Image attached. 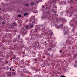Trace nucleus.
I'll return each instance as SVG.
<instances>
[{"label": "nucleus", "mask_w": 77, "mask_h": 77, "mask_svg": "<svg viewBox=\"0 0 77 77\" xmlns=\"http://www.w3.org/2000/svg\"><path fill=\"white\" fill-rule=\"evenodd\" d=\"M6 74L7 75V76H11V73L10 72H8L6 73Z\"/></svg>", "instance_id": "f257e3e1"}, {"label": "nucleus", "mask_w": 77, "mask_h": 77, "mask_svg": "<svg viewBox=\"0 0 77 77\" xmlns=\"http://www.w3.org/2000/svg\"><path fill=\"white\" fill-rule=\"evenodd\" d=\"M59 52L60 53H62V50H60L59 51Z\"/></svg>", "instance_id": "9b49d317"}, {"label": "nucleus", "mask_w": 77, "mask_h": 77, "mask_svg": "<svg viewBox=\"0 0 77 77\" xmlns=\"http://www.w3.org/2000/svg\"><path fill=\"white\" fill-rule=\"evenodd\" d=\"M7 67L9 68V66H8Z\"/></svg>", "instance_id": "aec40b11"}, {"label": "nucleus", "mask_w": 77, "mask_h": 77, "mask_svg": "<svg viewBox=\"0 0 77 77\" xmlns=\"http://www.w3.org/2000/svg\"><path fill=\"white\" fill-rule=\"evenodd\" d=\"M75 63H76V62H75Z\"/></svg>", "instance_id": "5701e85b"}, {"label": "nucleus", "mask_w": 77, "mask_h": 77, "mask_svg": "<svg viewBox=\"0 0 77 77\" xmlns=\"http://www.w3.org/2000/svg\"><path fill=\"white\" fill-rule=\"evenodd\" d=\"M25 6H29V5H28V4H25Z\"/></svg>", "instance_id": "1a4fd4ad"}, {"label": "nucleus", "mask_w": 77, "mask_h": 77, "mask_svg": "<svg viewBox=\"0 0 77 77\" xmlns=\"http://www.w3.org/2000/svg\"><path fill=\"white\" fill-rule=\"evenodd\" d=\"M34 5V3H33V2H31L30 4V5L31 6H32V5Z\"/></svg>", "instance_id": "423d86ee"}, {"label": "nucleus", "mask_w": 77, "mask_h": 77, "mask_svg": "<svg viewBox=\"0 0 77 77\" xmlns=\"http://www.w3.org/2000/svg\"><path fill=\"white\" fill-rule=\"evenodd\" d=\"M29 27L30 26H29L27 25L26 26L25 28L26 29H29Z\"/></svg>", "instance_id": "f03ea898"}, {"label": "nucleus", "mask_w": 77, "mask_h": 77, "mask_svg": "<svg viewBox=\"0 0 77 77\" xmlns=\"http://www.w3.org/2000/svg\"><path fill=\"white\" fill-rule=\"evenodd\" d=\"M3 3H2V4Z\"/></svg>", "instance_id": "b1692460"}, {"label": "nucleus", "mask_w": 77, "mask_h": 77, "mask_svg": "<svg viewBox=\"0 0 77 77\" xmlns=\"http://www.w3.org/2000/svg\"><path fill=\"white\" fill-rule=\"evenodd\" d=\"M12 71H14V69H13V70H12Z\"/></svg>", "instance_id": "a211bd4d"}, {"label": "nucleus", "mask_w": 77, "mask_h": 77, "mask_svg": "<svg viewBox=\"0 0 77 77\" xmlns=\"http://www.w3.org/2000/svg\"><path fill=\"white\" fill-rule=\"evenodd\" d=\"M18 17H21V15L20 14L18 15Z\"/></svg>", "instance_id": "6e6552de"}, {"label": "nucleus", "mask_w": 77, "mask_h": 77, "mask_svg": "<svg viewBox=\"0 0 77 77\" xmlns=\"http://www.w3.org/2000/svg\"><path fill=\"white\" fill-rule=\"evenodd\" d=\"M76 0V1H77V0Z\"/></svg>", "instance_id": "4be33fe9"}, {"label": "nucleus", "mask_w": 77, "mask_h": 77, "mask_svg": "<svg viewBox=\"0 0 77 77\" xmlns=\"http://www.w3.org/2000/svg\"><path fill=\"white\" fill-rule=\"evenodd\" d=\"M28 14L27 13H26L24 14L23 15L24 16H26V15H27Z\"/></svg>", "instance_id": "39448f33"}, {"label": "nucleus", "mask_w": 77, "mask_h": 77, "mask_svg": "<svg viewBox=\"0 0 77 77\" xmlns=\"http://www.w3.org/2000/svg\"><path fill=\"white\" fill-rule=\"evenodd\" d=\"M74 67H76V65H74Z\"/></svg>", "instance_id": "2eb2a0df"}, {"label": "nucleus", "mask_w": 77, "mask_h": 77, "mask_svg": "<svg viewBox=\"0 0 77 77\" xmlns=\"http://www.w3.org/2000/svg\"><path fill=\"white\" fill-rule=\"evenodd\" d=\"M33 25H31L30 26V27L31 29V28H33Z\"/></svg>", "instance_id": "7ed1b4c3"}, {"label": "nucleus", "mask_w": 77, "mask_h": 77, "mask_svg": "<svg viewBox=\"0 0 77 77\" xmlns=\"http://www.w3.org/2000/svg\"><path fill=\"white\" fill-rule=\"evenodd\" d=\"M56 14H54L52 15L53 17H54V16H55Z\"/></svg>", "instance_id": "0eeeda50"}, {"label": "nucleus", "mask_w": 77, "mask_h": 77, "mask_svg": "<svg viewBox=\"0 0 77 77\" xmlns=\"http://www.w3.org/2000/svg\"><path fill=\"white\" fill-rule=\"evenodd\" d=\"M57 28V29H59V27H58Z\"/></svg>", "instance_id": "6ab92c4d"}, {"label": "nucleus", "mask_w": 77, "mask_h": 77, "mask_svg": "<svg viewBox=\"0 0 77 77\" xmlns=\"http://www.w3.org/2000/svg\"><path fill=\"white\" fill-rule=\"evenodd\" d=\"M18 38H20V35H18Z\"/></svg>", "instance_id": "4468645a"}, {"label": "nucleus", "mask_w": 77, "mask_h": 77, "mask_svg": "<svg viewBox=\"0 0 77 77\" xmlns=\"http://www.w3.org/2000/svg\"><path fill=\"white\" fill-rule=\"evenodd\" d=\"M14 25L15 26H16V25L17 24L16 23H14Z\"/></svg>", "instance_id": "9d476101"}, {"label": "nucleus", "mask_w": 77, "mask_h": 77, "mask_svg": "<svg viewBox=\"0 0 77 77\" xmlns=\"http://www.w3.org/2000/svg\"><path fill=\"white\" fill-rule=\"evenodd\" d=\"M21 33H22V34H23V32H20Z\"/></svg>", "instance_id": "f3484780"}, {"label": "nucleus", "mask_w": 77, "mask_h": 77, "mask_svg": "<svg viewBox=\"0 0 77 77\" xmlns=\"http://www.w3.org/2000/svg\"><path fill=\"white\" fill-rule=\"evenodd\" d=\"M2 24H5V22H2Z\"/></svg>", "instance_id": "f8f14e48"}, {"label": "nucleus", "mask_w": 77, "mask_h": 77, "mask_svg": "<svg viewBox=\"0 0 77 77\" xmlns=\"http://www.w3.org/2000/svg\"><path fill=\"white\" fill-rule=\"evenodd\" d=\"M0 18H1V17H0Z\"/></svg>", "instance_id": "412c9836"}, {"label": "nucleus", "mask_w": 77, "mask_h": 77, "mask_svg": "<svg viewBox=\"0 0 77 77\" xmlns=\"http://www.w3.org/2000/svg\"><path fill=\"white\" fill-rule=\"evenodd\" d=\"M10 70H12V68H10Z\"/></svg>", "instance_id": "ddd939ff"}, {"label": "nucleus", "mask_w": 77, "mask_h": 77, "mask_svg": "<svg viewBox=\"0 0 77 77\" xmlns=\"http://www.w3.org/2000/svg\"><path fill=\"white\" fill-rule=\"evenodd\" d=\"M54 13H55V14H56V12L55 11H54Z\"/></svg>", "instance_id": "dca6fc26"}, {"label": "nucleus", "mask_w": 77, "mask_h": 77, "mask_svg": "<svg viewBox=\"0 0 77 77\" xmlns=\"http://www.w3.org/2000/svg\"><path fill=\"white\" fill-rule=\"evenodd\" d=\"M35 76L36 77H40V75H37Z\"/></svg>", "instance_id": "20e7f679"}]
</instances>
